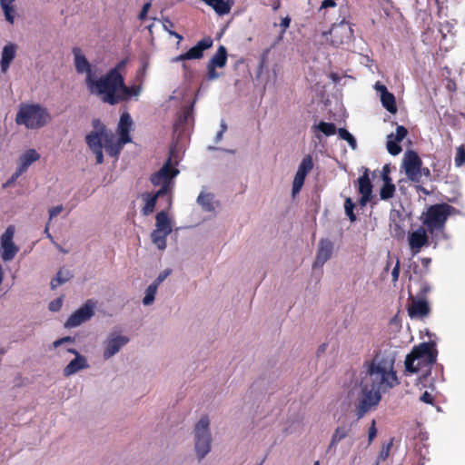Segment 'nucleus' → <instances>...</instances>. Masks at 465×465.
I'll use <instances>...</instances> for the list:
<instances>
[{
    "instance_id": "nucleus-1",
    "label": "nucleus",
    "mask_w": 465,
    "mask_h": 465,
    "mask_svg": "<svg viewBox=\"0 0 465 465\" xmlns=\"http://www.w3.org/2000/svg\"><path fill=\"white\" fill-rule=\"evenodd\" d=\"M396 354L394 349L385 348L378 351L371 360L363 363L361 371L348 392L351 401H358V418L363 417L379 404L381 392L400 384L394 370Z\"/></svg>"
},
{
    "instance_id": "nucleus-2",
    "label": "nucleus",
    "mask_w": 465,
    "mask_h": 465,
    "mask_svg": "<svg viewBox=\"0 0 465 465\" xmlns=\"http://www.w3.org/2000/svg\"><path fill=\"white\" fill-rule=\"evenodd\" d=\"M133 126V121L128 113H124L117 127L119 139L116 141L112 131L99 120L92 121V130L85 135V143L88 148L95 155L96 163L101 164L104 163L103 149L111 156H116L122 150L123 145L130 143V131Z\"/></svg>"
},
{
    "instance_id": "nucleus-3",
    "label": "nucleus",
    "mask_w": 465,
    "mask_h": 465,
    "mask_svg": "<svg viewBox=\"0 0 465 465\" xmlns=\"http://www.w3.org/2000/svg\"><path fill=\"white\" fill-rule=\"evenodd\" d=\"M123 76L117 68L112 69L105 75L88 80L86 85L90 94L97 96L102 102L115 104L120 102V93L123 92Z\"/></svg>"
},
{
    "instance_id": "nucleus-4",
    "label": "nucleus",
    "mask_w": 465,
    "mask_h": 465,
    "mask_svg": "<svg viewBox=\"0 0 465 465\" xmlns=\"http://www.w3.org/2000/svg\"><path fill=\"white\" fill-rule=\"evenodd\" d=\"M437 350L434 342H422L415 346L411 352L406 356L405 370L410 373H416L422 369H430L436 361Z\"/></svg>"
},
{
    "instance_id": "nucleus-5",
    "label": "nucleus",
    "mask_w": 465,
    "mask_h": 465,
    "mask_svg": "<svg viewBox=\"0 0 465 465\" xmlns=\"http://www.w3.org/2000/svg\"><path fill=\"white\" fill-rule=\"evenodd\" d=\"M51 120L47 109L36 104H24L19 106L15 123L28 129H39Z\"/></svg>"
},
{
    "instance_id": "nucleus-6",
    "label": "nucleus",
    "mask_w": 465,
    "mask_h": 465,
    "mask_svg": "<svg viewBox=\"0 0 465 465\" xmlns=\"http://www.w3.org/2000/svg\"><path fill=\"white\" fill-rule=\"evenodd\" d=\"M453 211L454 208L446 203L432 205L423 213L422 223L430 234L436 231H442L448 217Z\"/></svg>"
},
{
    "instance_id": "nucleus-7",
    "label": "nucleus",
    "mask_w": 465,
    "mask_h": 465,
    "mask_svg": "<svg viewBox=\"0 0 465 465\" xmlns=\"http://www.w3.org/2000/svg\"><path fill=\"white\" fill-rule=\"evenodd\" d=\"M193 439L194 451L197 459L201 460L210 452L212 448L210 420L207 416L202 417L195 424Z\"/></svg>"
},
{
    "instance_id": "nucleus-8",
    "label": "nucleus",
    "mask_w": 465,
    "mask_h": 465,
    "mask_svg": "<svg viewBox=\"0 0 465 465\" xmlns=\"http://www.w3.org/2000/svg\"><path fill=\"white\" fill-rule=\"evenodd\" d=\"M130 341V338L120 332H109L102 342V357L108 361L119 353Z\"/></svg>"
},
{
    "instance_id": "nucleus-9",
    "label": "nucleus",
    "mask_w": 465,
    "mask_h": 465,
    "mask_svg": "<svg viewBox=\"0 0 465 465\" xmlns=\"http://www.w3.org/2000/svg\"><path fill=\"white\" fill-rule=\"evenodd\" d=\"M421 163L420 158L413 151H408L404 154L402 167L410 180L419 183L423 175L426 177L430 175L429 169H421Z\"/></svg>"
},
{
    "instance_id": "nucleus-10",
    "label": "nucleus",
    "mask_w": 465,
    "mask_h": 465,
    "mask_svg": "<svg viewBox=\"0 0 465 465\" xmlns=\"http://www.w3.org/2000/svg\"><path fill=\"white\" fill-rule=\"evenodd\" d=\"M96 302L87 300L80 308L74 311L66 320L65 328H75L89 321L95 312Z\"/></svg>"
},
{
    "instance_id": "nucleus-11",
    "label": "nucleus",
    "mask_w": 465,
    "mask_h": 465,
    "mask_svg": "<svg viewBox=\"0 0 465 465\" xmlns=\"http://www.w3.org/2000/svg\"><path fill=\"white\" fill-rule=\"evenodd\" d=\"M179 173V171L171 166L170 161L155 173L151 181L153 185L161 186L159 190H163V194L169 193L173 185V179Z\"/></svg>"
},
{
    "instance_id": "nucleus-12",
    "label": "nucleus",
    "mask_w": 465,
    "mask_h": 465,
    "mask_svg": "<svg viewBox=\"0 0 465 465\" xmlns=\"http://www.w3.org/2000/svg\"><path fill=\"white\" fill-rule=\"evenodd\" d=\"M428 232L423 226H419L409 232L407 241L412 256L417 255L422 248L430 244Z\"/></svg>"
},
{
    "instance_id": "nucleus-13",
    "label": "nucleus",
    "mask_w": 465,
    "mask_h": 465,
    "mask_svg": "<svg viewBox=\"0 0 465 465\" xmlns=\"http://www.w3.org/2000/svg\"><path fill=\"white\" fill-rule=\"evenodd\" d=\"M15 232V226L9 225L1 236V258L4 262L12 261L19 251L18 246H16L13 241Z\"/></svg>"
},
{
    "instance_id": "nucleus-14",
    "label": "nucleus",
    "mask_w": 465,
    "mask_h": 465,
    "mask_svg": "<svg viewBox=\"0 0 465 465\" xmlns=\"http://www.w3.org/2000/svg\"><path fill=\"white\" fill-rule=\"evenodd\" d=\"M66 351L74 355V359L71 360L63 369V375L64 377H71L82 371L90 368L88 359L86 356L81 354L74 348H68Z\"/></svg>"
},
{
    "instance_id": "nucleus-15",
    "label": "nucleus",
    "mask_w": 465,
    "mask_h": 465,
    "mask_svg": "<svg viewBox=\"0 0 465 465\" xmlns=\"http://www.w3.org/2000/svg\"><path fill=\"white\" fill-rule=\"evenodd\" d=\"M408 314L411 319L421 320L430 314V308L428 301L423 297L411 296L407 307Z\"/></svg>"
},
{
    "instance_id": "nucleus-16",
    "label": "nucleus",
    "mask_w": 465,
    "mask_h": 465,
    "mask_svg": "<svg viewBox=\"0 0 465 465\" xmlns=\"http://www.w3.org/2000/svg\"><path fill=\"white\" fill-rule=\"evenodd\" d=\"M39 159L40 154L35 149H28L25 151L17 160L16 171L12 175L10 183L15 181L21 174L25 173L34 163Z\"/></svg>"
},
{
    "instance_id": "nucleus-17",
    "label": "nucleus",
    "mask_w": 465,
    "mask_h": 465,
    "mask_svg": "<svg viewBox=\"0 0 465 465\" xmlns=\"http://www.w3.org/2000/svg\"><path fill=\"white\" fill-rule=\"evenodd\" d=\"M73 55L75 70L80 74H85V84L87 85L88 80H93L94 76L92 65L79 47L73 49Z\"/></svg>"
},
{
    "instance_id": "nucleus-18",
    "label": "nucleus",
    "mask_w": 465,
    "mask_h": 465,
    "mask_svg": "<svg viewBox=\"0 0 465 465\" xmlns=\"http://www.w3.org/2000/svg\"><path fill=\"white\" fill-rule=\"evenodd\" d=\"M213 39L211 37H204L199 41L186 53L182 54L173 59V62H179L183 60L200 59L203 55V52L213 46Z\"/></svg>"
},
{
    "instance_id": "nucleus-19",
    "label": "nucleus",
    "mask_w": 465,
    "mask_h": 465,
    "mask_svg": "<svg viewBox=\"0 0 465 465\" xmlns=\"http://www.w3.org/2000/svg\"><path fill=\"white\" fill-rule=\"evenodd\" d=\"M334 243L328 238H322L319 241V246L313 263V267H322L328 262L333 253Z\"/></svg>"
},
{
    "instance_id": "nucleus-20",
    "label": "nucleus",
    "mask_w": 465,
    "mask_h": 465,
    "mask_svg": "<svg viewBox=\"0 0 465 465\" xmlns=\"http://www.w3.org/2000/svg\"><path fill=\"white\" fill-rule=\"evenodd\" d=\"M374 90L379 94L382 106L391 114H396L397 105L394 94L390 93L387 87L381 82H377L374 84Z\"/></svg>"
},
{
    "instance_id": "nucleus-21",
    "label": "nucleus",
    "mask_w": 465,
    "mask_h": 465,
    "mask_svg": "<svg viewBox=\"0 0 465 465\" xmlns=\"http://www.w3.org/2000/svg\"><path fill=\"white\" fill-rule=\"evenodd\" d=\"M407 134V129L404 126L399 125L396 128L395 134H391L387 136V150L391 155H398L401 152L399 143L406 137Z\"/></svg>"
},
{
    "instance_id": "nucleus-22",
    "label": "nucleus",
    "mask_w": 465,
    "mask_h": 465,
    "mask_svg": "<svg viewBox=\"0 0 465 465\" xmlns=\"http://www.w3.org/2000/svg\"><path fill=\"white\" fill-rule=\"evenodd\" d=\"M358 191L361 195L360 203L364 206L371 200L372 193V185L367 168H364L363 174L358 179Z\"/></svg>"
},
{
    "instance_id": "nucleus-23",
    "label": "nucleus",
    "mask_w": 465,
    "mask_h": 465,
    "mask_svg": "<svg viewBox=\"0 0 465 465\" xmlns=\"http://www.w3.org/2000/svg\"><path fill=\"white\" fill-rule=\"evenodd\" d=\"M197 203L203 211L213 213L219 207V202L215 199L213 193L203 190L197 197Z\"/></svg>"
},
{
    "instance_id": "nucleus-24",
    "label": "nucleus",
    "mask_w": 465,
    "mask_h": 465,
    "mask_svg": "<svg viewBox=\"0 0 465 465\" xmlns=\"http://www.w3.org/2000/svg\"><path fill=\"white\" fill-rule=\"evenodd\" d=\"M163 195V190H158L156 193H145L141 195V198L143 203V206L142 208V213L143 215L147 216L154 211L155 204L157 199Z\"/></svg>"
},
{
    "instance_id": "nucleus-25",
    "label": "nucleus",
    "mask_w": 465,
    "mask_h": 465,
    "mask_svg": "<svg viewBox=\"0 0 465 465\" xmlns=\"http://www.w3.org/2000/svg\"><path fill=\"white\" fill-rule=\"evenodd\" d=\"M17 45L13 43H8L4 46L0 61L1 70L3 73L7 72L12 61L15 57Z\"/></svg>"
},
{
    "instance_id": "nucleus-26",
    "label": "nucleus",
    "mask_w": 465,
    "mask_h": 465,
    "mask_svg": "<svg viewBox=\"0 0 465 465\" xmlns=\"http://www.w3.org/2000/svg\"><path fill=\"white\" fill-rule=\"evenodd\" d=\"M208 6L212 7L214 12L220 15H228L232 7L234 5L233 0H201Z\"/></svg>"
},
{
    "instance_id": "nucleus-27",
    "label": "nucleus",
    "mask_w": 465,
    "mask_h": 465,
    "mask_svg": "<svg viewBox=\"0 0 465 465\" xmlns=\"http://www.w3.org/2000/svg\"><path fill=\"white\" fill-rule=\"evenodd\" d=\"M158 231L171 233L173 231V219L165 211L158 213L155 216V228Z\"/></svg>"
},
{
    "instance_id": "nucleus-28",
    "label": "nucleus",
    "mask_w": 465,
    "mask_h": 465,
    "mask_svg": "<svg viewBox=\"0 0 465 465\" xmlns=\"http://www.w3.org/2000/svg\"><path fill=\"white\" fill-rule=\"evenodd\" d=\"M227 63V50L223 45H220L216 53L211 57L208 64L218 68H223Z\"/></svg>"
},
{
    "instance_id": "nucleus-29",
    "label": "nucleus",
    "mask_w": 465,
    "mask_h": 465,
    "mask_svg": "<svg viewBox=\"0 0 465 465\" xmlns=\"http://www.w3.org/2000/svg\"><path fill=\"white\" fill-rule=\"evenodd\" d=\"M169 233L167 232L153 229V231L151 232V240L158 250L164 251L167 246L166 239Z\"/></svg>"
},
{
    "instance_id": "nucleus-30",
    "label": "nucleus",
    "mask_w": 465,
    "mask_h": 465,
    "mask_svg": "<svg viewBox=\"0 0 465 465\" xmlns=\"http://www.w3.org/2000/svg\"><path fill=\"white\" fill-rule=\"evenodd\" d=\"M123 92L120 93V102L121 101H127L131 97H138L142 91L141 84L138 85H133L131 87H127L124 84V82L123 81Z\"/></svg>"
},
{
    "instance_id": "nucleus-31",
    "label": "nucleus",
    "mask_w": 465,
    "mask_h": 465,
    "mask_svg": "<svg viewBox=\"0 0 465 465\" xmlns=\"http://www.w3.org/2000/svg\"><path fill=\"white\" fill-rule=\"evenodd\" d=\"M348 433H349V429L347 427H345V426L337 427L331 436V442L329 445V450L335 449L337 444L341 440H343L344 438L347 437Z\"/></svg>"
},
{
    "instance_id": "nucleus-32",
    "label": "nucleus",
    "mask_w": 465,
    "mask_h": 465,
    "mask_svg": "<svg viewBox=\"0 0 465 465\" xmlns=\"http://www.w3.org/2000/svg\"><path fill=\"white\" fill-rule=\"evenodd\" d=\"M71 278L72 274L68 270H60L56 276L51 281V289H56L60 285L67 282Z\"/></svg>"
},
{
    "instance_id": "nucleus-33",
    "label": "nucleus",
    "mask_w": 465,
    "mask_h": 465,
    "mask_svg": "<svg viewBox=\"0 0 465 465\" xmlns=\"http://www.w3.org/2000/svg\"><path fill=\"white\" fill-rule=\"evenodd\" d=\"M306 176H307V173L297 169L296 173L293 178V182H292V196H295L297 193H300V191L302 190V188L303 186Z\"/></svg>"
},
{
    "instance_id": "nucleus-34",
    "label": "nucleus",
    "mask_w": 465,
    "mask_h": 465,
    "mask_svg": "<svg viewBox=\"0 0 465 465\" xmlns=\"http://www.w3.org/2000/svg\"><path fill=\"white\" fill-rule=\"evenodd\" d=\"M383 185L380 191V196L382 200L391 199L395 193V185L392 183V180L382 181Z\"/></svg>"
},
{
    "instance_id": "nucleus-35",
    "label": "nucleus",
    "mask_w": 465,
    "mask_h": 465,
    "mask_svg": "<svg viewBox=\"0 0 465 465\" xmlns=\"http://www.w3.org/2000/svg\"><path fill=\"white\" fill-rule=\"evenodd\" d=\"M158 288L155 285L150 284L144 291V296L143 298V304L144 306H150L154 302L155 295Z\"/></svg>"
},
{
    "instance_id": "nucleus-36",
    "label": "nucleus",
    "mask_w": 465,
    "mask_h": 465,
    "mask_svg": "<svg viewBox=\"0 0 465 465\" xmlns=\"http://www.w3.org/2000/svg\"><path fill=\"white\" fill-rule=\"evenodd\" d=\"M313 129L322 133L327 136L333 135L336 133V126L334 124L322 121L320 122L317 125H314Z\"/></svg>"
},
{
    "instance_id": "nucleus-37",
    "label": "nucleus",
    "mask_w": 465,
    "mask_h": 465,
    "mask_svg": "<svg viewBox=\"0 0 465 465\" xmlns=\"http://www.w3.org/2000/svg\"><path fill=\"white\" fill-rule=\"evenodd\" d=\"M14 2H15V0H0V5L5 13V18L10 23H13V21H14V14H15V9L13 6Z\"/></svg>"
},
{
    "instance_id": "nucleus-38",
    "label": "nucleus",
    "mask_w": 465,
    "mask_h": 465,
    "mask_svg": "<svg viewBox=\"0 0 465 465\" xmlns=\"http://www.w3.org/2000/svg\"><path fill=\"white\" fill-rule=\"evenodd\" d=\"M338 135L341 139L346 141L350 147L352 149V150H356L357 149V142H356V139L353 137V135L349 133L346 129L344 128H340L338 130Z\"/></svg>"
},
{
    "instance_id": "nucleus-39",
    "label": "nucleus",
    "mask_w": 465,
    "mask_h": 465,
    "mask_svg": "<svg viewBox=\"0 0 465 465\" xmlns=\"http://www.w3.org/2000/svg\"><path fill=\"white\" fill-rule=\"evenodd\" d=\"M313 168V162L311 155H306L302 158V162L300 163L298 169L302 172H304L305 173H309Z\"/></svg>"
},
{
    "instance_id": "nucleus-40",
    "label": "nucleus",
    "mask_w": 465,
    "mask_h": 465,
    "mask_svg": "<svg viewBox=\"0 0 465 465\" xmlns=\"http://www.w3.org/2000/svg\"><path fill=\"white\" fill-rule=\"evenodd\" d=\"M354 206H355V204L353 203L351 199L346 198L345 203H344V210H345V213L347 214V216L349 217L351 222H354L356 220V216L353 213Z\"/></svg>"
},
{
    "instance_id": "nucleus-41",
    "label": "nucleus",
    "mask_w": 465,
    "mask_h": 465,
    "mask_svg": "<svg viewBox=\"0 0 465 465\" xmlns=\"http://www.w3.org/2000/svg\"><path fill=\"white\" fill-rule=\"evenodd\" d=\"M63 302H64V298L62 296L50 302L48 304L49 311L53 312H56L58 311H60V309L63 306Z\"/></svg>"
},
{
    "instance_id": "nucleus-42",
    "label": "nucleus",
    "mask_w": 465,
    "mask_h": 465,
    "mask_svg": "<svg viewBox=\"0 0 465 465\" xmlns=\"http://www.w3.org/2000/svg\"><path fill=\"white\" fill-rule=\"evenodd\" d=\"M172 271L170 269H165L163 272H161L156 279L151 283L153 285H155V287H159V285L165 281V279L171 274Z\"/></svg>"
},
{
    "instance_id": "nucleus-43",
    "label": "nucleus",
    "mask_w": 465,
    "mask_h": 465,
    "mask_svg": "<svg viewBox=\"0 0 465 465\" xmlns=\"http://www.w3.org/2000/svg\"><path fill=\"white\" fill-rule=\"evenodd\" d=\"M455 164L460 167L465 163V150L463 147H459L457 149L456 156H455Z\"/></svg>"
},
{
    "instance_id": "nucleus-44",
    "label": "nucleus",
    "mask_w": 465,
    "mask_h": 465,
    "mask_svg": "<svg viewBox=\"0 0 465 465\" xmlns=\"http://www.w3.org/2000/svg\"><path fill=\"white\" fill-rule=\"evenodd\" d=\"M216 66H213L210 64H207V79L210 81H213L218 79L221 76V74L216 71Z\"/></svg>"
},
{
    "instance_id": "nucleus-45",
    "label": "nucleus",
    "mask_w": 465,
    "mask_h": 465,
    "mask_svg": "<svg viewBox=\"0 0 465 465\" xmlns=\"http://www.w3.org/2000/svg\"><path fill=\"white\" fill-rule=\"evenodd\" d=\"M391 443L387 444L386 446H383L378 458H377V464L381 461H384L390 455V449H391Z\"/></svg>"
},
{
    "instance_id": "nucleus-46",
    "label": "nucleus",
    "mask_w": 465,
    "mask_h": 465,
    "mask_svg": "<svg viewBox=\"0 0 465 465\" xmlns=\"http://www.w3.org/2000/svg\"><path fill=\"white\" fill-rule=\"evenodd\" d=\"M74 341V339L70 336L63 337L61 339H58L53 342V347L54 349L60 348L62 345L65 343H73Z\"/></svg>"
},
{
    "instance_id": "nucleus-47",
    "label": "nucleus",
    "mask_w": 465,
    "mask_h": 465,
    "mask_svg": "<svg viewBox=\"0 0 465 465\" xmlns=\"http://www.w3.org/2000/svg\"><path fill=\"white\" fill-rule=\"evenodd\" d=\"M64 210L63 205H57L49 210V220L54 219L57 215H59Z\"/></svg>"
},
{
    "instance_id": "nucleus-48",
    "label": "nucleus",
    "mask_w": 465,
    "mask_h": 465,
    "mask_svg": "<svg viewBox=\"0 0 465 465\" xmlns=\"http://www.w3.org/2000/svg\"><path fill=\"white\" fill-rule=\"evenodd\" d=\"M400 276V261L398 260L391 272L392 282H396Z\"/></svg>"
},
{
    "instance_id": "nucleus-49",
    "label": "nucleus",
    "mask_w": 465,
    "mask_h": 465,
    "mask_svg": "<svg viewBox=\"0 0 465 465\" xmlns=\"http://www.w3.org/2000/svg\"><path fill=\"white\" fill-rule=\"evenodd\" d=\"M376 434H377V430L375 427V420H372L371 426L370 427L369 433H368V438H369L370 443L374 440V438L376 437Z\"/></svg>"
},
{
    "instance_id": "nucleus-50",
    "label": "nucleus",
    "mask_w": 465,
    "mask_h": 465,
    "mask_svg": "<svg viewBox=\"0 0 465 465\" xmlns=\"http://www.w3.org/2000/svg\"><path fill=\"white\" fill-rule=\"evenodd\" d=\"M421 265L423 266L422 273H427L429 272V268L431 262V259L428 257H423L420 259Z\"/></svg>"
},
{
    "instance_id": "nucleus-51",
    "label": "nucleus",
    "mask_w": 465,
    "mask_h": 465,
    "mask_svg": "<svg viewBox=\"0 0 465 465\" xmlns=\"http://www.w3.org/2000/svg\"><path fill=\"white\" fill-rule=\"evenodd\" d=\"M391 172V168L389 165H384L381 171V178L382 181L391 180V178L389 176V173Z\"/></svg>"
},
{
    "instance_id": "nucleus-52",
    "label": "nucleus",
    "mask_w": 465,
    "mask_h": 465,
    "mask_svg": "<svg viewBox=\"0 0 465 465\" xmlns=\"http://www.w3.org/2000/svg\"><path fill=\"white\" fill-rule=\"evenodd\" d=\"M151 7V3H145L139 14V18L140 19H144L146 17V15H147V12L148 10L150 9Z\"/></svg>"
},
{
    "instance_id": "nucleus-53",
    "label": "nucleus",
    "mask_w": 465,
    "mask_h": 465,
    "mask_svg": "<svg viewBox=\"0 0 465 465\" xmlns=\"http://www.w3.org/2000/svg\"><path fill=\"white\" fill-rule=\"evenodd\" d=\"M420 401L425 402V403H432V396L428 392V391H425L421 397H420Z\"/></svg>"
},
{
    "instance_id": "nucleus-54",
    "label": "nucleus",
    "mask_w": 465,
    "mask_h": 465,
    "mask_svg": "<svg viewBox=\"0 0 465 465\" xmlns=\"http://www.w3.org/2000/svg\"><path fill=\"white\" fill-rule=\"evenodd\" d=\"M226 128H227V126H226L225 123L223 121L221 123V130L216 134V141L217 142L222 139L223 133L226 131Z\"/></svg>"
},
{
    "instance_id": "nucleus-55",
    "label": "nucleus",
    "mask_w": 465,
    "mask_h": 465,
    "mask_svg": "<svg viewBox=\"0 0 465 465\" xmlns=\"http://www.w3.org/2000/svg\"><path fill=\"white\" fill-rule=\"evenodd\" d=\"M336 5V3L334 0H323L322 2L321 8H328V7H333Z\"/></svg>"
},
{
    "instance_id": "nucleus-56",
    "label": "nucleus",
    "mask_w": 465,
    "mask_h": 465,
    "mask_svg": "<svg viewBox=\"0 0 465 465\" xmlns=\"http://www.w3.org/2000/svg\"><path fill=\"white\" fill-rule=\"evenodd\" d=\"M291 23V19L289 17H285L282 20L281 26L283 28L289 27Z\"/></svg>"
},
{
    "instance_id": "nucleus-57",
    "label": "nucleus",
    "mask_w": 465,
    "mask_h": 465,
    "mask_svg": "<svg viewBox=\"0 0 465 465\" xmlns=\"http://www.w3.org/2000/svg\"><path fill=\"white\" fill-rule=\"evenodd\" d=\"M125 64H126V62H125V61H122V62H120V63L118 64V65L115 67V68H117V69H118V73H120V70L125 66Z\"/></svg>"
},
{
    "instance_id": "nucleus-58",
    "label": "nucleus",
    "mask_w": 465,
    "mask_h": 465,
    "mask_svg": "<svg viewBox=\"0 0 465 465\" xmlns=\"http://www.w3.org/2000/svg\"><path fill=\"white\" fill-rule=\"evenodd\" d=\"M45 233L46 234L47 238H49L51 241H53L52 235L49 233V226L48 224L45 226Z\"/></svg>"
},
{
    "instance_id": "nucleus-59",
    "label": "nucleus",
    "mask_w": 465,
    "mask_h": 465,
    "mask_svg": "<svg viewBox=\"0 0 465 465\" xmlns=\"http://www.w3.org/2000/svg\"><path fill=\"white\" fill-rule=\"evenodd\" d=\"M330 77L334 83H337L339 81V76L336 74H331Z\"/></svg>"
},
{
    "instance_id": "nucleus-60",
    "label": "nucleus",
    "mask_w": 465,
    "mask_h": 465,
    "mask_svg": "<svg viewBox=\"0 0 465 465\" xmlns=\"http://www.w3.org/2000/svg\"><path fill=\"white\" fill-rule=\"evenodd\" d=\"M386 15V17L384 18L386 20V22L383 24L384 26H389V27H391V24L390 22H387V20H389V15L387 13H385Z\"/></svg>"
},
{
    "instance_id": "nucleus-61",
    "label": "nucleus",
    "mask_w": 465,
    "mask_h": 465,
    "mask_svg": "<svg viewBox=\"0 0 465 465\" xmlns=\"http://www.w3.org/2000/svg\"><path fill=\"white\" fill-rule=\"evenodd\" d=\"M430 288L428 285H424L422 287V292L423 293H426V292H430Z\"/></svg>"
},
{
    "instance_id": "nucleus-62",
    "label": "nucleus",
    "mask_w": 465,
    "mask_h": 465,
    "mask_svg": "<svg viewBox=\"0 0 465 465\" xmlns=\"http://www.w3.org/2000/svg\"><path fill=\"white\" fill-rule=\"evenodd\" d=\"M170 33L174 35L175 37L179 38V39H182V36L179 35L178 34H176L174 31H170Z\"/></svg>"
},
{
    "instance_id": "nucleus-63",
    "label": "nucleus",
    "mask_w": 465,
    "mask_h": 465,
    "mask_svg": "<svg viewBox=\"0 0 465 465\" xmlns=\"http://www.w3.org/2000/svg\"><path fill=\"white\" fill-rule=\"evenodd\" d=\"M331 33V31L324 32L323 33V36H325V38L327 39L328 38V35H330Z\"/></svg>"
},
{
    "instance_id": "nucleus-64",
    "label": "nucleus",
    "mask_w": 465,
    "mask_h": 465,
    "mask_svg": "<svg viewBox=\"0 0 465 465\" xmlns=\"http://www.w3.org/2000/svg\"><path fill=\"white\" fill-rule=\"evenodd\" d=\"M145 69H146V66L144 65V66H143V70H141L140 74H144Z\"/></svg>"
}]
</instances>
